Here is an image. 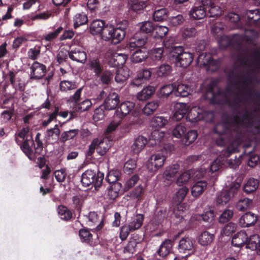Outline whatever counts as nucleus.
<instances>
[{
	"label": "nucleus",
	"instance_id": "nucleus-1",
	"mask_svg": "<svg viewBox=\"0 0 260 260\" xmlns=\"http://www.w3.org/2000/svg\"><path fill=\"white\" fill-rule=\"evenodd\" d=\"M244 112L240 114V112L233 115H225L221 121L218 123L214 127L213 132L218 135L216 139V144L219 146H224L229 141H231V144L225 151H222V155L227 158L233 153L239 151V147L242 143L241 133L238 127L247 126L251 124L255 117L254 112L256 110L248 111L243 109Z\"/></svg>",
	"mask_w": 260,
	"mask_h": 260
},
{
	"label": "nucleus",
	"instance_id": "nucleus-2",
	"mask_svg": "<svg viewBox=\"0 0 260 260\" xmlns=\"http://www.w3.org/2000/svg\"><path fill=\"white\" fill-rule=\"evenodd\" d=\"M139 31L131 38L126 43V47L131 50L144 46L148 40V35H151L154 30V25L151 21H144L138 24Z\"/></svg>",
	"mask_w": 260,
	"mask_h": 260
},
{
	"label": "nucleus",
	"instance_id": "nucleus-3",
	"mask_svg": "<svg viewBox=\"0 0 260 260\" xmlns=\"http://www.w3.org/2000/svg\"><path fill=\"white\" fill-rule=\"evenodd\" d=\"M168 57L170 59H175L177 66L186 68L193 60V54L184 51L182 46H173L169 48Z\"/></svg>",
	"mask_w": 260,
	"mask_h": 260
},
{
	"label": "nucleus",
	"instance_id": "nucleus-4",
	"mask_svg": "<svg viewBox=\"0 0 260 260\" xmlns=\"http://www.w3.org/2000/svg\"><path fill=\"white\" fill-rule=\"evenodd\" d=\"M104 178V174L100 171L91 169L85 171L81 176V181L84 186L92 185L96 190L101 187Z\"/></svg>",
	"mask_w": 260,
	"mask_h": 260
},
{
	"label": "nucleus",
	"instance_id": "nucleus-5",
	"mask_svg": "<svg viewBox=\"0 0 260 260\" xmlns=\"http://www.w3.org/2000/svg\"><path fill=\"white\" fill-rule=\"evenodd\" d=\"M135 106V104L132 102L125 101L122 103L117 108L113 115L114 119L115 120L116 118H118V120L116 122L113 121L107 127V132L114 131L120 124L121 120L130 113Z\"/></svg>",
	"mask_w": 260,
	"mask_h": 260
},
{
	"label": "nucleus",
	"instance_id": "nucleus-6",
	"mask_svg": "<svg viewBox=\"0 0 260 260\" xmlns=\"http://www.w3.org/2000/svg\"><path fill=\"white\" fill-rule=\"evenodd\" d=\"M125 36V31L110 25L106 27L104 29L103 39L105 41H111L114 44H117L124 38Z\"/></svg>",
	"mask_w": 260,
	"mask_h": 260
},
{
	"label": "nucleus",
	"instance_id": "nucleus-7",
	"mask_svg": "<svg viewBox=\"0 0 260 260\" xmlns=\"http://www.w3.org/2000/svg\"><path fill=\"white\" fill-rule=\"evenodd\" d=\"M166 150L161 153L154 154L148 159L146 166L148 170L152 172H155L161 168L166 159V156L164 154Z\"/></svg>",
	"mask_w": 260,
	"mask_h": 260
},
{
	"label": "nucleus",
	"instance_id": "nucleus-8",
	"mask_svg": "<svg viewBox=\"0 0 260 260\" xmlns=\"http://www.w3.org/2000/svg\"><path fill=\"white\" fill-rule=\"evenodd\" d=\"M152 72L150 69H142L137 72L130 82V86L133 87L142 86L146 81L151 77Z\"/></svg>",
	"mask_w": 260,
	"mask_h": 260
},
{
	"label": "nucleus",
	"instance_id": "nucleus-9",
	"mask_svg": "<svg viewBox=\"0 0 260 260\" xmlns=\"http://www.w3.org/2000/svg\"><path fill=\"white\" fill-rule=\"evenodd\" d=\"M217 86V82L215 81H212L206 86V91L203 96L205 100L210 101L212 104H216L219 103L218 97L221 94L220 89H218L216 92L214 90Z\"/></svg>",
	"mask_w": 260,
	"mask_h": 260
},
{
	"label": "nucleus",
	"instance_id": "nucleus-10",
	"mask_svg": "<svg viewBox=\"0 0 260 260\" xmlns=\"http://www.w3.org/2000/svg\"><path fill=\"white\" fill-rule=\"evenodd\" d=\"M68 52L69 57L72 60L84 63L87 59V55L84 49L81 46H71Z\"/></svg>",
	"mask_w": 260,
	"mask_h": 260
},
{
	"label": "nucleus",
	"instance_id": "nucleus-11",
	"mask_svg": "<svg viewBox=\"0 0 260 260\" xmlns=\"http://www.w3.org/2000/svg\"><path fill=\"white\" fill-rule=\"evenodd\" d=\"M125 49L129 50L130 52L134 51L131 56V60L134 63H140L145 60L148 56V52L145 47L144 46L135 48L131 50L126 47L125 45Z\"/></svg>",
	"mask_w": 260,
	"mask_h": 260
},
{
	"label": "nucleus",
	"instance_id": "nucleus-12",
	"mask_svg": "<svg viewBox=\"0 0 260 260\" xmlns=\"http://www.w3.org/2000/svg\"><path fill=\"white\" fill-rule=\"evenodd\" d=\"M204 0L194 4L189 12V16L196 20H200L207 16L206 7L204 5Z\"/></svg>",
	"mask_w": 260,
	"mask_h": 260
},
{
	"label": "nucleus",
	"instance_id": "nucleus-13",
	"mask_svg": "<svg viewBox=\"0 0 260 260\" xmlns=\"http://www.w3.org/2000/svg\"><path fill=\"white\" fill-rule=\"evenodd\" d=\"M30 79L39 80L42 79L46 72V67L43 63L36 61L30 67Z\"/></svg>",
	"mask_w": 260,
	"mask_h": 260
},
{
	"label": "nucleus",
	"instance_id": "nucleus-14",
	"mask_svg": "<svg viewBox=\"0 0 260 260\" xmlns=\"http://www.w3.org/2000/svg\"><path fill=\"white\" fill-rule=\"evenodd\" d=\"M174 245V240L166 239L160 245L156 254L162 258L167 257L170 253Z\"/></svg>",
	"mask_w": 260,
	"mask_h": 260
},
{
	"label": "nucleus",
	"instance_id": "nucleus-15",
	"mask_svg": "<svg viewBox=\"0 0 260 260\" xmlns=\"http://www.w3.org/2000/svg\"><path fill=\"white\" fill-rule=\"evenodd\" d=\"M257 216L251 212L244 214L239 219V225L243 228L249 227L255 224Z\"/></svg>",
	"mask_w": 260,
	"mask_h": 260
},
{
	"label": "nucleus",
	"instance_id": "nucleus-16",
	"mask_svg": "<svg viewBox=\"0 0 260 260\" xmlns=\"http://www.w3.org/2000/svg\"><path fill=\"white\" fill-rule=\"evenodd\" d=\"M32 147H34V146H31L30 137L29 138H26V139L23 141L20 146V149L25 155L27 156L29 159L35 161L37 158V156L35 151L34 150V151Z\"/></svg>",
	"mask_w": 260,
	"mask_h": 260
},
{
	"label": "nucleus",
	"instance_id": "nucleus-17",
	"mask_svg": "<svg viewBox=\"0 0 260 260\" xmlns=\"http://www.w3.org/2000/svg\"><path fill=\"white\" fill-rule=\"evenodd\" d=\"M194 241L191 237L185 236L180 240L178 249L180 252L182 253L191 251L194 248Z\"/></svg>",
	"mask_w": 260,
	"mask_h": 260
},
{
	"label": "nucleus",
	"instance_id": "nucleus-18",
	"mask_svg": "<svg viewBox=\"0 0 260 260\" xmlns=\"http://www.w3.org/2000/svg\"><path fill=\"white\" fill-rule=\"evenodd\" d=\"M244 18L246 20V25L247 26L255 25L260 20V12L257 9L246 10Z\"/></svg>",
	"mask_w": 260,
	"mask_h": 260
},
{
	"label": "nucleus",
	"instance_id": "nucleus-19",
	"mask_svg": "<svg viewBox=\"0 0 260 260\" xmlns=\"http://www.w3.org/2000/svg\"><path fill=\"white\" fill-rule=\"evenodd\" d=\"M60 136V130L58 124H55L53 128L47 129L45 138L48 142L51 143H58Z\"/></svg>",
	"mask_w": 260,
	"mask_h": 260
},
{
	"label": "nucleus",
	"instance_id": "nucleus-20",
	"mask_svg": "<svg viewBox=\"0 0 260 260\" xmlns=\"http://www.w3.org/2000/svg\"><path fill=\"white\" fill-rule=\"evenodd\" d=\"M119 102L118 94L115 92H112L106 97L102 105L104 106L106 111L111 110L115 109Z\"/></svg>",
	"mask_w": 260,
	"mask_h": 260
},
{
	"label": "nucleus",
	"instance_id": "nucleus-21",
	"mask_svg": "<svg viewBox=\"0 0 260 260\" xmlns=\"http://www.w3.org/2000/svg\"><path fill=\"white\" fill-rule=\"evenodd\" d=\"M258 37V32L253 28L245 27L242 39L251 45H255V40Z\"/></svg>",
	"mask_w": 260,
	"mask_h": 260
},
{
	"label": "nucleus",
	"instance_id": "nucleus-22",
	"mask_svg": "<svg viewBox=\"0 0 260 260\" xmlns=\"http://www.w3.org/2000/svg\"><path fill=\"white\" fill-rule=\"evenodd\" d=\"M204 5L206 6L207 16L210 17H218L221 14L220 8L215 5L212 0H204Z\"/></svg>",
	"mask_w": 260,
	"mask_h": 260
},
{
	"label": "nucleus",
	"instance_id": "nucleus-23",
	"mask_svg": "<svg viewBox=\"0 0 260 260\" xmlns=\"http://www.w3.org/2000/svg\"><path fill=\"white\" fill-rule=\"evenodd\" d=\"M247 240L248 235L246 232L241 231L234 236L232 240V244L234 247H241L246 244Z\"/></svg>",
	"mask_w": 260,
	"mask_h": 260
},
{
	"label": "nucleus",
	"instance_id": "nucleus-24",
	"mask_svg": "<svg viewBox=\"0 0 260 260\" xmlns=\"http://www.w3.org/2000/svg\"><path fill=\"white\" fill-rule=\"evenodd\" d=\"M127 55L123 53H115L109 61V64L113 67L119 68L126 62Z\"/></svg>",
	"mask_w": 260,
	"mask_h": 260
},
{
	"label": "nucleus",
	"instance_id": "nucleus-25",
	"mask_svg": "<svg viewBox=\"0 0 260 260\" xmlns=\"http://www.w3.org/2000/svg\"><path fill=\"white\" fill-rule=\"evenodd\" d=\"M215 239V235L207 231H205L199 236L198 241L199 244L206 247L210 245Z\"/></svg>",
	"mask_w": 260,
	"mask_h": 260
},
{
	"label": "nucleus",
	"instance_id": "nucleus-26",
	"mask_svg": "<svg viewBox=\"0 0 260 260\" xmlns=\"http://www.w3.org/2000/svg\"><path fill=\"white\" fill-rule=\"evenodd\" d=\"M147 142L146 138L139 136L131 146L132 151L134 153H139L145 148Z\"/></svg>",
	"mask_w": 260,
	"mask_h": 260
},
{
	"label": "nucleus",
	"instance_id": "nucleus-27",
	"mask_svg": "<svg viewBox=\"0 0 260 260\" xmlns=\"http://www.w3.org/2000/svg\"><path fill=\"white\" fill-rule=\"evenodd\" d=\"M188 106L185 103H179L176 105V111L173 115V118L176 121H179L188 113Z\"/></svg>",
	"mask_w": 260,
	"mask_h": 260
},
{
	"label": "nucleus",
	"instance_id": "nucleus-28",
	"mask_svg": "<svg viewBox=\"0 0 260 260\" xmlns=\"http://www.w3.org/2000/svg\"><path fill=\"white\" fill-rule=\"evenodd\" d=\"M155 91V88L154 86H147L137 93V98L139 101H146L151 97Z\"/></svg>",
	"mask_w": 260,
	"mask_h": 260
},
{
	"label": "nucleus",
	"instance_id": "nucleus-29",
	"mask_svg": "<svg viewBox=\"0 0 260 260\" xmlns=\"http://www.w3.org/2000/svg\"><path fill=\"white\" fill-rule=\"evenodd\" d=\"M236 96L234 100H233L232 101L229 100L227 101L226 103L229 107L231 109L233 110V114L231 115L236 114L238 112V111L240 112V114L241 115L244 112L243 109H246V108H244L242 109L241 110L239 109L240 107L239 103L242 102L243 100L238 97V92L236 93ZM246 109L248 111H249L247 108Z\"/></svg>",
	"mask_w": 260,
	"mask_h": 260
},
{
	"label": "nucleus",
	"instance_id": "nucleus-30",
	"mask_svg": "<svg viewBox=\"0 0 260 260\" xmlns=\"http://www.w3.org/2000/svg\"><path fill=\"white\" fill-rule=\"evenodd\" d=\"M169 16V11L167 8L156 7L153 14L154 21L162 22L166 20Z\"/></svg>",
	"mask_w": 260,
	"mask_h": 260
},
{
	"label": "nucleus",
	"instance_id": "nucleus-31",
	"mask_svg": "<svg viewBox=\"0 0 260 260\" xmlns=\"http://www.w3.org/2000/svg\"><path fill=\"white\" fill-rule=\"evenodd\" d=\"M259 182L254 178H249L243 186V191L247 194L255 192L259 186Z\"/></svg>",
	"mask_w": 260,
	"mask_h": 260
},
{
	"label": "nucleus",
	"instance_id": "nucleus-32",
	"mask_svg": "<svg viewBox=\"0 0 260 260\" xmlns=\"http://www.w3.org/2000/svg\"><path fill=\"white\" fill-rule=\"evenodd\" d=\"M208 183L204 180L197 181L191 188V194L194 197L201 195L207 187Z\"/></svg>",
	"mask_w": 260,
	"mask_h": 260
},
{
	"label": "nucleus",
	"instance_id": "nucleus-33",
	"mask_svg": "<svg viewBox=\"0 0 260 260\" xmlns=\"http://www.w3.org/2000/svg\"><path fill=\"white\" fill-rule=\"evenodd\" d=\"M121 176V171L118 169H113L109 172L106 176V180L110 184H114L115 185L118 184L120 187H121L120 183H116L120 180Z\"/></svg>",
	"mask_w": 260,
	"mask_h": 260
},
{
	"label": "nucleus",
	"instance_id": "nucleus-34",
	"mask_svg": "<svg viewBox=\"0 0 260 260\" xmlns=\"http://www.w3.org/2000/svg\"><path fill=\"white\" fill-rule=\"evenodd\" d=\"M169 49L165 50L163 47L155 48L151 50V58L153 60L159 61L164 59L165 55L169 54Z\"/></svg>",
	"mask_w": 260,
	"mask_h": 260
},
{
	"label": "nucleus",
	"instance_id": "nucleus-35",
	"mask_svg": "<svg viewBox=\"0 0 260 260\" xmlns=\"http://www.w3.org/2000/svg\"><path fill=\"white\" fill-rule=\"evenodd\" d=\"M107 26H105V23L103 20H95L91 23L90 28L93 34H101L103 37V32Z\"/></svg>",
	"mask_w": 260,
	"mask_h": 260
},
{
	"label": "nucleus",
	"instance_id": "nucleus-36",
	"mask_svg": "<svg viewBox=\"0 0 260 260\" xmlns=\"http://www.w3.org/2000/svg\"><path fill=\"white\" fill-rule=\"evenodd\" d=\"M192 90L188 85L181 84L177 86L176 85L175 94L177 96L186 97L191 94Z\"/></svg>",
	"mask_w": 260,
	"mask_h": 260
},
{
	"label": "nucleus",
	"instance_id": "nucleus-37",
	"mask_svg": "<svg viewBox=\"0 0 260 260\" xmlns=\"http://www.w3.org/2000/svg\"><path fill=\"white\" fill-rule=\"evenodd\" d=\"M225 19L233 24V28H241V20L239 15L234 12L228 13L225 16Z\"/></svg>",
	"mask_w": 260,
	"mask_h": 260
},
{
	"label": "nucleus",
	"instance_id": "nucleus-38",
	"mask_svg": "<svg viewBox=\"0 0 260 260\" xmlns=\"http://www.w3.org/2000/svg\"><path fill=\"white\" fill-rule=\"evenodd\" d=\"M176 84H169L164 85L157 92V96L159 98H167L173 92H175Z\"/></svg>",
	"mask_w": 260,
	"mask_h": 260
},
{
	"label": "nucleus",
	"instance_id": "nucleus-39",
	"mask_svg": "<svg viewBox=\"0 0 260 260\" xmlns=\"http://www.w3.org/2000/svg\"><path fill=\"white\" fill-rule=\"evenodd\" d=\"M73 25L76 29L80 26L86 24L88 22L87 15L84 12L77 13L73 17Z\"/></svg>",
	"mask_w": 260,
	"mask_h": 260
},
{
	"label": "nucleus",
	"instance_id": "nucleus-40",
	"mask_svg": "<svg viewBox=\"0 0 260 260\" xmlns=\"http://www.w3.org/2000/svg\"><path fill=\"white\" fill-rule=\"evenodd\" d=\"M168 122V120L167 117L162 116H154L150 121V125L155 129H159L164 127Z\"/></svg>",
	"mask_w": 260,
	"mask_h": 260
},
{
	"label": "nucleus",
	"instance_id": "nucleus-41",
	"mask_svg": "<svg viewBox=\"0 0 260 260\" xmlns=\"http://www.w3.org/2000/svg\"><path fill=\"white\" fill-rule=\"evenodd\" d=\"M260 246V237L257 234H254L248 237L246 247L251 250H255Z\"/></svg>",
	"mask_w": 260,
	"mask_h": 260
},
{
	"label": "nucleus",
	"instance_id": "nucleus-42",
	"mask_svg": "<svg viewBox=\"0 0 260 260\" xmlns=\"http://www.w3.org/2000/svg\"><path fill=\"white\" fill-rule=\"evenodd\" d=\"M57 212L61 219L63 220L68 221L73 217L72 212L64 205H59L58 206Z\"/></svg>",
	"mask_w": 260,
	"mask_h": 260
},
{
	"label": "nucleus",
	"instance_id": "nucleus-43",
	"mask_svg": "<svg viewBox=\"0 0 260 260\" xmlns=\"http://www.w3.org/2000/svg\"><path fill=\"white\" fill-rule=\"evenodd\" d=\"M41 136V134L38 133L35 137V140H34L32 136H30L31 144V146H34V149L36 154H41L43 151V143L40 139Z\"/></svg>",
	"mask_w": 260,
	"mask_h": 260
},
{
	"label": "nucleus",
	"instance_id": "nucleus-44",
	"mask_svg": "<svg viewBox=\"0 0 260 260\" xmlns=\"http://www.w3.org/2000/svg\"><path fill=\"white\" fill-rule=\"evenodd\" d=\"M79 236L81 241L88 244L92 243V235L87 228L81 229L79 231Z\"/></svg>",
	"mask_w": 260,
	"mask_h": 260
},
{
	"label": "nucleus",
	"instance_id": "nucleus-45",
	"mask_svg": "<svg viewBox=\"0 0 260 260\" xmlns=\"http://www.w3.org/2000/svg\"><path fill=\"white\" fill-rule=\"evenodd\" d=\"M167 216V210L162 207L158 208L153 217V222L156 225L160 224Z\"/></svg>",
	"mask_w": 260,
	"mask_h": 260
},
{
	"label": "nucleus",
	"instance_id": "nucleus-46",
	"mask_svg": "<svg viewBox=\"0 0 260 260\" xmlns=\"http://www.w3.org/2000/svg\"><path fill=\"white\" fill-rule=\"evenodd\" d=\"M89 67L91 70L95 73V75L100 77L103 71V68L99 59H92L89 61Z\"/></svg>",
	"mask_w": 260,
	"mask_h": 260
},
{
	"label": "nucleus",
	"instance_id": "nucleus-47",
	"mask_svg": "<svg viewBox=\"0 0 260 260\" xmlns=\"http://www.w3.org/2000/svg\"><path fill=\"white\" fill-rule=\"evenodd\" d=\"M78 133V129H73L64 131L60 134L59 142L62 143H64L67 141L74 139Z\"/></svg>",
	"mask_w": 260,
	"mask_h": 260
},
{
	"label": "nucleus",
	"instance_id": "nucleus-48",
	"mask_svg": "<svg viewBox=\"0 0 260 260\" xmlns=\"http://www.w3.org/2000/svg\"><path fill=\"white\" fill-rule=\"evenodd\" d=\"M201 108L193 107L188 112L186 119H188L191 122H196L200 120Z\"/></svg>",
	"mask_w": 260,
	"mask_h": 260
},
{
	"label": "nucleus",
	"instance_id": "nucleus-49",
	"mask_svg": "<svg viewBox=\"0 0 260 260\" xmlns=\"http://www.w3.org/2000/svg\"><path fill=\"white\" fill-rule=\"evenodd\" d=\"M97 141L96 152L101 156L104 155L111 147V144L108 140H103L100 142Z\"/></svg>",
	"mask_w": 260,
	"mask_h": 260
},
{
	"label": "nucleus",
	"instance_id": "nucleus-50",
	"mask_svg": "<svg viewBox=\"0 0 260 260\" xmlns=\"http://www.w3.org/2000/svg\"><path fill=\"white\" fill-rule=\"evenodd\" d=\"M187 129L185 123L181 122L177 124L173 129L172 134L174 137L180 138L183 137Z\"/></svg>",
	"mask_w": 260,
	"mask_h": 260
},
{
	"label": "nucleus",
	"instance_id": "nucleus-51",
	"mask_svg": "<svg viewBox=\"0 0 260 260\" xmlns=\"http://www.w3.org/2000/svg\"><path fill=\"white\" fill-rule=\"evenodd\" d=\"M180 169V165L175 164L167 167L164 173V175L167 179L169 180L173 178L178 172Z\"/></svg>",
	"mask_w": 260,
	"mask_h": 260
},
{
	"label": "nucleus",
	"instance_id": "nucleus-52",
	"mask_svg": "<svg viewBox=\"0 0 260 260\" xmlns=\"http://www.w3.org/2000/svg\"><path fill=\"white\" fill-rule=\"evenodd\" d=\"M159 105V102L158 101L148 102L143 109V113L148 116L152 114L157 109Z\"/></svg>",
	"mask_w": 260,
	"mask_h": 260
},
{
	"label": "nucleus",
	"instance_id": "nucleus-53",
	"mask_svg": "<svg viewBox=\"0 0 260 260\" xmlns=\"http://www.w3.org/2000/svg\"><path fill=\"white\" fill-rule=\"evenodd\" d=\"M77 88V85L75 82L63 80L59 83V89L61 92H67Z\"/></svg>",
	"mask_w": 260,
	"mask_h": 260
},
{
	"label": "nucleus",
	"instance_id": "nucleus-54",
	"mask_svg": "<svg viewBox=\"0 0 260 260\" xmlns=\"http://www.w3.org/2000/svg\"><path fill=\"white\" fill-rule=\"evenodd\" d=\"M172 72V67L167 63L160 65L156 71V74L159 77H166Z\"/></svg>",
	"mask_w": 260,
	"mask_h": 260
},
{
	"label": "nucleus",
	"instance_id": "nucleus-55",
	"mask_svg": "<svg viewBox=\"0 0 260 260\" xmlns=\"http://www.w3.org/2000/svg\"><path fill=\"white\" fill-rule=\"evenodd\" d=\"M188 191V188L184 186H183L179 189L173 198L174 202L175 203L176 205H180L185 197Z\"/></svg>",
	"mask_w": 260,
	"mask_h": 260
},
{
	"label": "nucleus",
	"instance_id": "nucleus-56",
	"mask_svg": "<svg viewBox=\"0 0 260 260\" xmlns=\"http://www.w3.org/2000/svg\"><path fill=\"white\" fill-rule=\"evenodd\" d=\"M144 218V215L142 214H138L136 215L134 220L128 224L132 231L139 229L141 227L143 222Z\"/></svg>",
	"mask_w": 260,
	"mask_h": 260
},
{
	"label": "nucleus",
	"instance_id": "nucleus-57",
	"mask_svg": "<svg viewBox=\"0 0 260 260\" xmlns=\"http://www.w3.org/2000/svg\"><path fill=\"white\" fill-rule=\"evenodd\" d=\"M165 133L162 132H160L159 129H155L151 133L149 137L150 141H154V143H151V145H156L157 143H159L164 138Z\"/></svg>",
	"mask_w": 260,
	"mask_h": 260
},
{
	"label": "nucleus",
	"instance_id": "nucleus-58",
	"mask_svg": "<svg viewBox=\"0 0 260 260\" xmlns=\"http://www.w3.org/2000/svg\"><path fill=\"white\" fill-rule=\"evenodd\" d=\"M137 167L136 161L133 159H130L125 162L123 166L124 172L127 174L131 175L134 173Z\"/></svg>",
	"mask_w": 260,
	"mask_h": 260
},
{
	"label": "nucleus",
	"instance_id": "nucleus-59",
	"mask_svg": "<svg viewBox=\"0 0 260 260\" xmlns=\"http://www.w3.org/2000/svg\"><path fill=\"white\" fill-rule=\"evenodd\" d=\"M183 209L184 207L179 204L177 205L173 209L171 216L172 217L177 219L178 220L177 222H180L183 219V217L185 215V212Z\"/></svg>",
	"mask_w": 260,
	"mask_h": 260
},
{
	"label": "nucleus",
	"instance_id": "nucleus-60",
	"mask_svg": "<svg viewBox=\"0 0 260 260\" xmlns=\"http://www.w3.org/2000/svg\"><path fill=\"white\" fill-rule=\"evenodd\" d=\"M200 120L207 122H212L214 118V112L212 110H207L201 109Z\"/></svg>",
	"mask_w": 260,
	"mask_h": 260
},
{
	"label": "nucleus",
	"instance_id": "nucleus-61",
	"mask_svg": "<svg viewBox=\"0 0 260 260\" xmlns=\"http://www.w3.org/2000/svg\"><path fill=\"white\" fill-rule=\"evenodd\" d=\"M139 242L134 238L130 239L127 245L124 247V253L134 254L136 252V246Z\"/></svg>",
	"mask_w": 260,
	"mask_h": 260
},
{
	"label": "nucleus",
	"instance_id": "nucleus-62",
	"mask_svg": "<svg viewBox=\"0 0 260 260\" xmlns=\"http://www.w3.org/2000/svg\"><path fill=\"white\" fill-rule=\"evenodd\" d=\"M169 31L167 27L164 26H156L154 27L153 32H155L154 38L156 39H162L165 37Z\"/></svg>",
	"mask_w": 260,
	"mask_h": 260
},
{
	"label": "nucleus",
	"instance_id": "nucleus-63",
	"mask_svg": "<svg viewBox=\"0 0 260 260\" xmlns=\"http://www.w3.org/2000/svg\"><path fill=\"white\" fill-rule=\"evenodd\" d=\"M198 134L197 131L194 130H189L186 134L185 133L183 140L186 145H189L193 143L197 139Z\"/></svg>",
	"mask_w": 260,
	"mask_h": 260
},
{
	"label": "nucleus",
	"instance_id": "nucleus-64",
	"mask_svg": "<svg viewBox=\"0 0 260 260\" xmlns=\"http://www.w3.org/2000/svg\"><path fill=\"white\" fill-rule=\"evenodd\" d=\"M128 76L129 73L128 71L120 69L117 71L115 77V80L117 83H123L128 79Z\"/></svg>",
	"mask_w": 260,
	"mask_h": 260
}]
</instances>
